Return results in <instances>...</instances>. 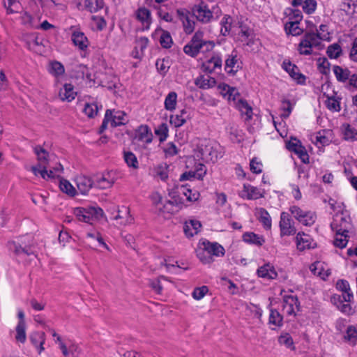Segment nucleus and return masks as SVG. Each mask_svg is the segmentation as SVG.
<instances>
[{
    "mask_svg": "<svg viewBox=\"0 0 357 357\" xmlns=\"http://www.w3.org/2000/svg\"><path fill=\"white\" fill-rule=\"evenodd\" d=\"M340 8L348 15L357 14V0H343Z\"/></svg>",
    "mask_w": 357,
    "mask_h": 357,
    "instance_id": "39",
    "label": "nucleus"
},
{
    "mask_svg": "<svg viewBox=\"0 0 357 357\" xmlns=\"http://www.w3.org/2000/svg\"><path fill=\"white\" fill-rule=\"evenodd\" d=\"M34 153L37 155L38 165L40 167H45L47 168L49 160H50V155H49L48 152H47L41 146H36L34 148Z\"/></svg>",
    "mask_w": 357,
    "mask_h": 357,
    "instance_id": "35",
    "label": "nucleus"
},
{
    "mask_svg": "<svg viewBox=\"0 0 357 357\" xmlns=\"http://www.w3.org/2000/svg\"><path fill=\"white\" fill-rule=\"evenodd\" d=\"M331 302L337 306L342 313L350 315L354 312L349 302H345L340 295H334L331 297Z\"/></svg>",
    "mask_w": 357,
    "mask_h": 357,
    "instance_id": "22",
    "label": "nucleus"
},
{
    "mask_svg": "<svg viewBox=\"0 0 357 357\" xmlns=\"http://www.w3.org/2000/svg\"><path fill=\"white\" fill-rule=\"evenodd\" d=\"M206 174V168L203 164H198L195 170L184 172L180 176L181 181L191 180L192 178L202 179Z\"/></svg>",
    "mask_w": 357,
    "mask_h": 357,
    "instance_id": "17",
    "label": "nucleus"
},
{
    "mask_svg": "<svg viewBox=\"0 0 357 357\" xmlns=\"http://www.w3.org/2000/svg\"><path fill=\"white\" fill-rule=\"evenodd\" d=\"M314 47L321 49L322 47V43L315 36V32H313V30L310 29V31H307L299 43L298 51L301 54L310 55L312 53Z\"/></svg>",
    "mask_w": 357,
    "mask_h": 357,
    "instance_id": "3",
    "label": "nucleus"
},
{
    "mask_svg": "<svg viewBox=\"0 0 357 357\" xmlns=\"http://www.w3.org/2000/svg\"><path fill=\"white\" fill-rule=\"evenodd\" d=\"M187 112L185 109L180 111L179 114L170 116V123L175 127H181L186 122Z\"/></svg>",
    "mask_w": 357,
    "mask_h": 357,
    "instance_id": "43",
    "label": "nucleus"
},
{
    "mask_svg": "<svg viewBox=\"0 0 357 357\" xmlns=\"http://www.w3.org/2000/svg\"><path fill=\"white\" fill-rule=\"evenodd\" d=\"M75 181L78 190L82 195L86 194L93 186L91 179L83 174L77 176Z\"/></svg>",
    "mask_w": 357,
    "mask_h": 357,
    "instance_id": "23",
    "label": "nucleus"
},
{
    "mask_svg": "<svg viewBox=\"0 0 357 357\" xmlns=\"http://www.w3.org/2000/svg\"><path fill=\"white\" fill-rule=\"evenodd\" d=\"M246 314L259 320L262 310L258 305L250 303L246 306Z\"/></svg>",
    "mask_w": 357,
    "mask_h": 357,
    "instance_id": "58",
    "label": "nucleus"
},
{
    "mask_svg": "<svg viewBox=\"0 0 357 357\" xmlns=\"http://www.w3.org/2000/svg\"><path fill=\"white\" fill-rule=\"evenodd\" d=\"M165 108L167 111L172 112L175 110L177 105V94L172 91L167 94L164 102Z\"/></svg>",
    "mask_w": 357,
    "mask_h": 357,
    "instance_id": "44",
    "label": "nucleus"
},
{
    "mask_svg": "<svg viewBox=\"0 0 357 357\" xmlns=\"http://www.w3.org/2000/svg\"><path fill=\"white\" fill-rule=\"evenodd\" d=\"M240 61L237 56V52L233 51L225 60V69L227 73L234 75L240 68Z\"/></svg>",
    "mask_w": 357,
    "mask_h": 357,
    "instance_id": "19",
    "label": "nucleus"
},
{
    "mask_svg": "<svg viewBox=\"0 0 357 357\" xmlns=\"http://www.w3.org/2000/svg\"><path fill=\"white\" fill-rule=\"evenodd\" d=\"M29 340L39 354L44 351L43 344L45 342V335L44 333L33 332L30 335Z\"/></svg>",
    "mask_w": 357,
    "mask_h": 357,
    "instance_id": "27",
    "label": "nucleus"
},
{
    "mask_svg": "<svg viewBox=\"0 0 357 357\" xmlns=\"http://www.w3.org/2000/svg\"><path fill=\"white\" fill-rule=\"evenodd\" d=\"M282 296V312L284 315L296 316L299 310V302L296 295L292 291H281Z\"/></svg>",
    "mask_w": 357,
    "mask_h": 357,
    "instance_id": "5",
    "label": "nucleus"
},
{
    "mask_svg": "<svg viewBox=\"0 0 357 357\" xmlns=\"http://www.w3.org/2000/svg\"><path fill=\"white\" fill-rule=\"evenodd\" d=\"M71 31V40L73 45L81 51H86L89 46V41L80 29L79 26H71L69 28Z\"/></svg>",
    "mask_w": 357,
    "mask_h": 357,
    "instance_id": "8",
    "label": "nucleus"
},
{
    "mask_svg": "<svg viewBox=\"0 0 357 357\" xmlns=\"http://www.w3.org/2000/svg\"><path fill=\"white\" fill-rule=\"evenodd\" d=\"M310 271L316 275L325 279L330 274V269L321 261H315L310 266Z\"/></svg>",
    "mask_w": 357,
    "mask_h": 357,
    "instance_id": "28",
    "label": "nucleus"
},
{
    "mask_svg": "<svg viewBox=\"0 0 357 357\" xmlns=\"http://www.w3.org/2000/svg\"><path fill=\"white\" fill-rule=\"evenodd\" d=\"M136 18L140 22L145 29H149L152 22L150 10L144 7L139 8L136 13Z\"/></svg>",
    "mask_w": 357,
    "mask_h": 357,
    "instance_id": "20",
    "label": "nucleus"
},
{
    "mask_svg": "<svg viewBox=\"0 0 357 357\" xmlns=\"http://www.w3.org/2000/svg\"><path fill=\"white\" fill-rule=\"evenodd\" d=\"M289 211L291 215L304 226L310 227L314 225L317 220L315 212L306 210L296 205L291 206Z\"/></svg>",
    "mask_w": 357,
    "mask_h": 357,
    "instance_id": "4",
    "label": "nucleus"
},
{
    "mask_svg": "<svg viewBox=\"0 0 357 357\" xmlns=\"http://www.w3.org/2000/svg\"><path fill=\"white\" fill-rule=\"evenodd\" d=\"M234 106L240 111L245 121H249L252 119V109L245 100L239 99Z\"/></svg>",
    "mask_w": 357,
    "mask_h": 357,
    "instance_id": "31",
    "label": "nucleus"
},
{
    "mask_svg": "<svg viewBox=\"0 0 357 357\" xmlns=\"http://www.w3.org/2000/svg\"><path fill=\"white\" fill-rule=\"evenodd\" d=\"M15 340L17 343L24 344L26 341V325H17L15 328Z\"/></svg>",
    "mask_w": 357,
    "mask_h": 357,
    "instance_id": "47",
    "label": "nucleus"
},
{
    "mask_svg": "<svg viewBox=\"0 0 357 357\" xmlns=\"http://www.w3.org/2000/svg\"><path fill=\"white\" fill-rule=\"evenodd\" d=\"M282 68L298 83L302 84L305 82V77L300 73L298 68L296 65L292 64L289 61H284L282 63Z\"/></svg>",
    "mask_w": 357,
    "mask_h": 357,
    "instance_id": "16",
    "label": "nucleus"
},
{
    "mask_svg": "<svg viewBox=\"0 0 357 357\" xmlns=\"http://www.w3.org/2000/svg\"><path fill=\"white\" fill-rule=\"evenodd\" d=\"M77 96L74 86L71 84H64L59 89V97L62 101L71 102Z\"/></svg>",
    "mask_w": 357,
    "mask_h": 357,
    "instance_id": "21",
    "label": "nucleus"
},
{
    "mask_svg": "<svg viewBox=\"0 0 357 357\" xmlns=\"http://www.w3.org/2000/svg\"><path fill=\"white\" fill-rule=\"evenodd\" d=\"M116 214L113 215V218L116 221L117 224L120 225H126L132 222V218L130 215L129 208L126 206H122L118 207Z\"/></svg>",
    "mask_w": 357,
    "mask_h": 357,
    "instance_id": "14",
    "label": "nucleus"
},
{
    "mask_svg": "<svg viewBox=\"0 0 357 357\" xmlns=\"http://www.w3.org/2000/svg\"><path fill=\"white\" fill-rule=\"evenodd\" d=\"M173 41L170 33L167 31H162L160 37V43L164 48H169Z\"/></svg>",
    "mask_w": 357,
    "mask_h": 357,
    "instance_id": "64",
    "label": "nucleus"
},
{
    "mask_svg": "<svg viewBox=\"0 0 357 357\" xmlns=\"http://www.w3.org/2000/svg\"><path fill=\"white\" fill-rule=\"evenodd\" d=\"M49 72L56 77L63 75L65 72L64 66L59 61H52L50 63Z\"/></svg>",
    "mask_w": 357,
    "mask_h": 357,
    "instance_id": "51",
    "label": "nucleus"
},
{
    "mask_svg": "<svg viewBox=\"0 0 357 357\" xmlns=\"http://www.w3.org/2000/svg\"><path fill=\"white\" fill-rule=\"evenodd\" d=\"M239 195L243 199H257L264 197V191L250 184H244Z\"/></svg>",
    "mask_w": 357,
    "mask_h": 357,
    "instance_id": "12",
    "label": "nucleus"
},
{
    "mask_svg": "<svg viewBox=\"0 0 357 357\" xmlns=\"http://www.w3.org/2000/svg\"><path fill=\"white\" fill-rule=\"evenodd\" d=\"M344 340L349 344L354 346L357 344V324L355 326H349L347 328Z\"/></svg>",
    "mask_w": 357,
    "mask_h": 357,
    "instance_id": "36",
    "label": "nucleus"
},
{
    "mask_svg": "<svg viewBox=\"0 0 357 357\" xmlns=\"http://www.w3.org/2000/svg\"><path fill=\"white\" fill-rule=\"evenodd\" d=\"M26 43L30 50L36 53H40L43 45L36 34L32 33L27 36Z\"/></svg>",
    "mask_w": 357,
    "mask_h": 357,
    "instance_id": "33",
    "label": "nucleus"
},
{
    "mask_svg": "<svg viewBox=\"0 0 357 357\" xmlns=\"http://www.w3.org/2000/svg\"><path fill=\"white\" fill-rule=\"evenodd\" d=\"M74 214L78 220L93 225L103 216V211L100 207H77L74 209Z\"/></svg>",
    "mask_w": 357,
    "mask_h": 357,
    "instance_id": "2",
    "label": "nucleus"
},
{
    "mask_svg": "<svg viewBox=\"0 0 357 357\" xmlns=\"http://www.w3.org/2000/svg\"><path fill=\"white\" fill-rule=\"evenodd\" d=\"M280 235L291 236L296 234V229L289 215L287 212H282L279 222Z\"/></svg>",
    "mask_w": 357,
    "mask_h": 357,
    "instance_id": "10",
    "label": "nucleus"
},
{
    "mask_svg": "<svg viewBox=\"0 0 357 357\" xmlns=\"http://www.w3.org/2000/svg\"><path fill=\"white\" fill-rule=\"evenodd\" d=\"M208 155H206V162H215L219 158H221V153H219L215 146L211 144Z\"/></svg>",
    "mask_w": 357,
    "mask_h": 357,
    "instance_id": "62",
    "label": "nucleus"
},
{
    "mask_svg": "<svg viewBox=\"0 0 357 357\" xmlns=\"http://www.w3.org/2000/svg\"><path fill=\"white\" fill-rule=\"evenodd\" d=\"M332 141V131L331 130H323L322 132H318L314 137L312 142L317 146H324L328 145Z\"/></svg>",
    "mask_w": 357,
    "mask_h": 357,
    "instance_id": "25",
    "label": "nucleus"
},
{
    "mask_svg": "<svg viewBox=\"0 0 357 357\" xmlns=\"http://www.w3.org/2000/svg\"><path fill=\"white\" fill-rule=\"evenodd\" d=\"M59 188L61 190L67 195L74 197L76 195V190L73 185L66 179L60 180Z\"/></svg>",
    "mask_w": 357,
    "mask_h": 357,
    "instance_id": "53",
    "label": "nucleus"
},
{
    "mask_svg": "<svg viewBox=\"0 0 357 357\" xmlns=\"http://www.w3.org/2000/svg\"><path fill=\"white\" fill-rule=\"evenodd\" d=\"M158 210L163 215H172L178 211L170 200L166 201L164 204H162Z\"/></svg>",
    "mask_w": 357,
    "mask_h": 357,
    "instance_id": "56",
    "label": "nucleus"
},
{
    "mask_svg": "<svg viewBox=\"0 0 357 357\" xmlns=\"http://www.w3.org/2000/svg\"><path fill=\"white\" fill-rule=\"evenodd\" d=\"M258 277L267 280H273L278 278V272L275 266L270 262L260 266L257 270Z\"/></svg>",
    "mask_w": 357,
    "mask_h": 357,
    "instance_id": "11",
    "label": "nucleus"
},
{
    "mask_svg": "<svg viewBox=\"0 0 357 357\" xmlns=\"http://www.w3.org/2000/svg\"><path fill=\"white\" fill-rule=\"evenodd\" d=\"M296 240L297 248L301 251L314 248L317 246V243L313 238L305 233H298Z\"/></svg>",
    "mask_w": 357,
    "mask_h": 357,
    "instance_id": "13",
    "label": "nucleus"
},
{
    "mask_svg": "<svg viewBox=\"0 0 357 357\" xmlns=\"http://www.w3.org/2000/svg\"><path fill=\"white\" fill-rule=\"evenodd\" d=\"M211 143L206 140H202L197 145L196 149L194 151V155L198 160L206 162V155H207Z\"/></svg>",
    "mask_w": 357,
    "mask_h": 357,
    "instance_id": "29",
    "label": "nucleus"
},
{
    "mask_svg": "<svg viewBox=\"0 0 357 357\" xmlns=\"http://www.w3.org/2000/svg\"><path fill=\"white\" fill-rule=\"evenodd\" d=\"M336 288L342 291V298L345 302H350L353 298V293L351 291L349 282L344 280H339L336 283Z\"/></svg>",
    "mask_w": 357,
    "mask_h": 357,
    "instance_id": "26",
    "label": "nucleus"
},
{
    "mask_svg": "<svg viewBox=\"0 0 357 357\" xmlns=\"http://www.w3.org/2000/svg\"><path fill=\"white\" fill-rule=\"evenodd\" d=\"M46 6L52 14H56L57 11L66 12L67 6L62 3H56L54 0H45Z\"/></svg>",
    "mask_w": 357,
    "mask_h": 357,
    "instance_id": "50",
    "label": "nucleus"
},
{
    "mask_svg": "<svg viewBox=\"0 0 357 357\" xmlns=\"http://www.w3.org/2000/svg\"><path fill=\"white\" fill-rule=\"evenodd\" d=\"M178 192L185 197L186 200L189 202L197 201L200 196L199 192L197 190L192 191L191 189L186 188L185 186H181L178 189Z\"/></svg>",
    "mask_w": 357,
    "mask_h": 357,
    "instance_id": "41",
    "label": "nucleus"
},
{
    "mask_svg": "<svg viewBox=\"0 0 357 357\" xmlns=\"http://www.w3.org/2000/svg\"><path fill=\"white\" fill-rule=\"evenodd\" d=\"M149 43V40L146 37H142L136 41V53L134 54V57L139 58L143 54L144 50L146 48Z\"/></svg>",
    "mask_w": 357,
    "mask_h": 357,
    "instance_id": "52",
    "label": "nucleus"
},
{
    "mask_svg": "<svg viewBox=\"0 0 357 357\" xmlns=\"http://www.w3.org/2000/svg\"><path fill=\"white\" fill-rule=\"evenodd\" d=\"M315 36H317L319 40L322 43L323 40H330V33L328 31V26L326 24H321L319 29L316 28L314 30Z\"/></svg>",
    "mask_w": 357,
    "mask_h": 357,
    "instance_id": "54",
    "label": "nucleus"
},
{
    "mask_svg": "<svg viewBox=\"0 0 357 357\" xmlns=\"http://www.w3.org/2000/svg\"><path fill=\"white\" fill-rule=\"evenodd\" d=\"M139 140L149 144L152 142L153 135L147 126H141L137 130Z\"/></svg>",
    "mask_w": 357,
    "mask_h": 357,
    "instance_id": "40",
    "label": "nucleus"
},
{
    "mask_svg": "<svg viewBox=\"0 0 357 357\" xmlns=\"http://www.w3.org/2000/svg\"><path fill=\"white\" fill-rule=\"evenodd\" d=\"M7 14H13L18 12L20 3L17 0H6L3 3Z\"/></svg>",
    "mask_w": 357,
    "mask_h": 357,
    "instance_id": "60",
    "label": "nucleus"
},
{
    "mask_svg": "<svg viewBox=\"0 0 357 357\" xmlns=\"http://www.w3.org/2000/svg\"><path fill=\"white\" fill-rule=\"evenodd\" d=\"M333 72L336 79L341 83H347L349 77L351 72L347 68H343L340 66H334L333 68Z\"/></svg>",
    "mask_w": 357,
    "mask_h": 357,
    "instance_id": "32",
    "label": "nucleus"
},
{
    "mask_svg": "<svg viewBox=\"0 0 357 357\" xmlns=\"http://www.w3.org/2000/svg\"><path fill=\"white\" fill-rule=\"evenodd\" d=\"M344 139L346 141L357 140V130L348 123H344L341 127Z\"/></svg>",
    "mask_w": 357,
    "mask_h": 357,
    "instance_id": "37",
    "label": "nucleus"
},
{
    "mask_svg": "<svg viewBox=\"0 0 357 357\" xmlns=\"http://www.w3.org/2000/svg\"><path fill=\"white\" fill-rule=\"evenodd\" d=\"M243 240L248 243L261 246L265 243V239L262 236H259L253 232H246L243 235Z\"/></svg>",
    "mask_w": 357,
    "mask_h": 357,
    "instance_id": "38",
    "label": "nucleus"
},
{
    "mask_svg": "<svg viewBox=\"0 0 357 357\" xmlns=\"http://www.w3.org/2000/svg\"><path fill=\"white\" fill-rule=\"evenodd\" d=\"M128 121L126 112L120 110L113 112V126H125Z\"/></svg>",
    "mask_w": 357,
    "mask_h": 357,
    "instance_id": "49",
    "label": "nucleus"
},
{
    "mask_svg": "<svg viewBox=\"0 0 357 357\" xmlns=\"http://www.w3.org/2000/svg\"><path fill=\"white\" fill-rule=\"evenodd\" d=\"M195 84L202 89H209L213 87L215 84V79L208 75L202 76L197 79Z\"/></svg>",
    "mask_w": 357,
    "mask_h": 357,
    "instance_id": "45",
    "label": "nucleus"
},
{
    "mask_svg": "<svg viewBox=\"0 0 357 357\" xmlns=\"http://www.w3.org/2000/svg\"><path fill=\"white\" fill-rule=\"evenodd\" d=\"M9 248L13 250L17 255H30L31 252L26 248H22L19 243L13 241L9 244Z\"/></svg>",
    "mask_w": 357,
    "mask_h": 357,
    "instance_id": "63",
    "label": "nucleus"
},
{
    "mask_svg": "<svg viewBox=\"0 0 357 357\" xmlns=\"http://www.w3.org/2000/svg\"><path fill=\"white\" fill-rule=\"evenodd\" d=\"M284 15L288 18L287 22H300L303 19L302 13L298 9L287 8L284 10Z\"/></svg>",
    "mask_w": 357,
    "mask_h": 357,
    "instance_id": "42",
    "label": "nucleus"
},
{
    "mask_svg": "<svg viewBox=\"0 0 357 357\" xmlns=\"http://www.w3.org/2000/svg\"><path fill=\"white\" fill-rule=\"evenodd\" d=\"M225 248L219 243H211L206 240L201 241L196 250L197 257L203 264H211L214 257H222L225 255Z\"/></svg>",
    "mask_w": 357,
    "mask_h": 357,
    "instance_id": "1",
    "label": "nucleus"
},
{
    "mask_svg": "<svg viewBox=\"0 0 357 357\" xmlns=\"http://www.w3.org/2000/svg\"><path fill=\"white\" fill-rule=\"evenodd\" d=\"M202 225L199 221L192 220L185 222L184 232L188 237H192L198 234Z\"/></svg>",
    "mask_w": 357,
    "mask_h": 357,
    "instance_id": "34",
    "label": "nucleus"
},
{
    "mask_svg": "<svg viewBox=\"0 0 357 357\" xmlns=\"http://www.w3.org/2000/svg\"><path fill=\"white\" fill-rule=\"evenodd\" d=\"M337 222L338 219L336 218L334 222H331V226L332 229L336 233L333 244L335 247L342 249L345 248L348 243L347 233L350 228V223L347 220H344L343 227L338 228Z\"/></svg>",
    "mask_w": 357,
    "mask_h": 357,
    "instance_id": "7",
    "label": "nucleus"
},
{
    "mask_svg": "<svg viewBox=\"0 0 357 357\" xmlns=\"http://www.w3.org/2000/svg\"><path fill=\"white\" fill-rule=\"evenodd\" d=\"M255 215L263 225L264 229L268 230L271 228V218L266 210L263 208H257L255 209Z\"/></svg>",
    "mask_w": 357,
    "mask_h": 357,
    "instance_id": "30",
    "label": "nucleus"
},
{
    "mask_svg": "<svg viewBox=\"0 0 357 357\" xmlns=\"http://www.w3.org/2000/svg\"><path fill=\"white\" fill-rule=\"evenodd\" d=\"M193 12L197 19L202 22H208L213 18L211 11L204 3L195 6Z\"/></svg>",
    "mask_w": 357,
    "mask_h": 357,
    "instance_id": "15",
    "label": "nucleus"
},
{
    "mask_svg": "<svg viewBox=\"0 0 357 357\" xmlns=\"http://www.w3.org/2000/svg\"><path fill=\"white\" fill-rule=\"evenodd\" d=\"M178 192H172L169 193L171 197L170 201L177 208L178 210L181 209L185 206V202L183 198L181 196Z\"/></svg>",
    "mask_w": 357,
    "mask_h": 357,
    "instance_id": "59",
    "label": "nucleus"
},
{
    "mask_svg": "<svg viewBox=\"0 0 357 357\" xmlns=\"http://www.w3.org/2000/svg\"><path fill=\"white\" fill-rule=\"evenodd\" d=\"M100 109L101 107H99L96 102H86L82 111L89 118H94L98 115Z\"/></svg>",
    "mask_w": 357,
    "mask_h": 357,
    "instance_id": "46",
    "label": "nucleus"
},
{
    "mask_svg": "<svg viewBox=\"0 0 357 357\" xmlns=\"http://www.w3.org/2000/svg\"><path fill=\"white\" fill-rule=\"evenodd\" d=\"M232 23V18L229 15H225L221 22V29L220 32L223 36H227L229 34Z\"/></svg>",
    "mask_w": 357,
    "mask_h": 357,
    "instance_id": "57",
    "label": "nucleus"
},
{
    "mask_svg": "<svg viewBox=\"0 0 357 357\" xmlns=\"http://www.w3.org/2000/svg\"><path fill=\"white\" fill-rule=\"evenodd\" d=\"M342 47L337 43H333L329 45L326 50V54L330 59H337L342 54Z\"/></svg>",
    "mask_w": 357,
    "mask_h": 357,
    "instance_id": "55",
    "label": "nucleus"
},
{
    "mask_svg": "<svg viewBox=\"0 0 357 357\" xmlns=\"http://www.w3.org/2000/svg\"><path fill=\"white\" fill-rule=\"evenodd\" d=\"M222 64V61L221 57L218 54H214L203 62L202 69L204 72L211 73L217 68L220 69Z\"/></svg>",
    "mask_w": 357,
    "mask_h": 357,
    "instance_id": "18",
    "label": "nucleus"
},
{
    "mask_svg": "<svg viewBox=\"0 0 357 357\" xmlns=\"http://www.w3.org/2000/svg\"><path fill=\"white\" fill-rule=\"evenodd\" d=\"M204 33L202 31H197L192 37L191 41L185 45L183 47V52L192 56H196L199 52L200 50L204 45H209L213 47V43L211 41L204 40Z\"/></svg>",
    "mask_w": 357,
    "mask_h": 357,
    "instance_id": "6",
    "label": "nucleus"
},
{
    "mask_svg": "<svg viewBox=\"0 0 357 357\" xmlns=\"http://www.w3.org/2000/svg\"><path fill=\"white\" fill-rule=\"evenodd\" d=\"M330 89V85L327 84H323L321 86L323 96L326 98L324 100L325 105L331 112H339L341 109L340 102V98L333 90H331V93L325 91V90L328 91Z\"/></svg>",
    "mask_w": 357,
    "mask_h": 357,
    "instance_id": "9",
    "label": "nucleus"
},
{
    "mask_svg": "<svg viewBox=\"0 0 357 357\" xmlns=\"http://www.w3.org/2000/svg\"><path fill=\"white\" fill-rule=\"evenodd\" d=\"M59 349L61 350L63 355L65 357H76L79 353L78 347L75 344L70 345L66 344L63 342L61 337L58 336L57 338Z\"/></svg>",
    "mask_w": 357,
    "mask_h": 357,
    "instance_id": "24",
    "label": "nucleus"
},
{
    "mask_svg": "<svg viewBox=\"0 0 357 357\" xmlns=\"http://www.w3.org/2000/svg\"><path fill=\"white\" fill-rule=\"evenodd\" d=\"M300 22H286L284 24V30L287 34L296 36H300L303 30L299 26Z\"/></svg>",
    "mask_w": 357,
    "mask_h": 357,
    "instance_id": "48",
    "label": "nucleus"
},
{
    "mask_svg": "<svg viewBox=\"0 0 357 357\" xmlns=\"http://www.w3.org/2000/svg\"><path fill=\"white\" fill-rule=\"evenodd\" d=\"M155 176L165 181L168 178V166L166 164L159 165L155 167Z\"/></svg>",
    "mask_w": 357,
    "mask_h": 357,
    "instance_id": "61",
    "label": "nucleus"
}]
</instances>
